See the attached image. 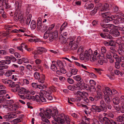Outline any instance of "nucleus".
Listing matches in <instances>:
<instances>
[{
	"instance_id": "nucleus-1",
	"label": "nucleus",
	"mask_w": 124,
	"mask_h": 124,
	"mask_svg": "<svg viewBox=\"0 0 124 124\" xmlns=\"http://www.w3.org/2000/svg\"><path fill=\"white\" fill-rule=\"evenodd\" d=\"M54 113L53 114L51 109L49 108L47 109L44 114L47 118H50L51 117L56 121L59 124H63L65 121L68 124H70L71 120L68 115H65L63 114H61L59 115L58 112L56 110L54 111Z\"/></svg>"
},
{
	"instance_id": "nucleus-2",
	"label": "nucleus",
	"mask_w": 124,
	"mask_h": 124,
	"mask_svg": "<svg viewBox=\"0 0 124 124\" xmlns=\"http://www.w3.org/2000/svg\"><path fill=\"white\" fill-rule=\"evenodd\" d=\"M103 31L109 33L114 37H118L120 35L119 32L118 30H115V26L113 24H101Z\"/></svg>"
},
{
	"instance_id": "nucleus-3",
	"label": "nucleus",
	"mask_w": 124,
	"mask_h": 124,
	"mask_svg": "<svg viewBox=\"0 0 124 124\" xmlns=\"http://www.w3.org/2000/svg\"><path fill=\"white\" fill-rule=\"evenodd\" d=\"M15 5L16 10L14 14V19L16 21H19L21 23H23L25 20V19L23 18L22 15L20 13V7L19 6L18 2H16Z\"/></svg>"
},
{
	"instance_id": "nucleus-4",
	"label": "nucleus",
	"mask_w": 124,
	"mask_h": 124,
	"mask_svg": "<svg viewBox=\"0 0 124 124\" xmlns=\"http://www.w3.org/2000/svg\"><path fill=\"white\" fill-rule=\"evenodd\" d=\"M100 104L99 106L94 105L92 106L91 110L94 112V114H95L96 112H99L101 111L106 112L107 111V109L105 107V103L103 101L101 100L100 102Z\"/></svg>"
},
{
	"instance_id": "nucleus-5",
	"label": "nucleus",
	"mask_w": 124,
	"mask_h": 124,
	"mask_svg": "<svg viewBox=\"0 0 124 124\" xmlns=\"http://www.w3.org/2000/svg\"><path fill=\"white\" fill-rule=\"evenodd\" d=\"M58 34V31H57L50 32V30H47L44 34L43 37L44 39H46L49 37V41L52 42L54 40V39L57 38Z\"/></svg>"
},
{
	"instance_id": "nucleus-6",
	"label": "nucleus",
	"mask_w": 124,
	"mask_h": 124,
	"mask_svg": "<svg viewBox=\"0 0 124 124\" xmlns=\"http://www.w3.org/2000/svg\"><path fill=\"white\" fill-rule=\"evenodd\" d=\"M46 91L44 90H41L39 93V95H36L35 96V99L38 102L40 101L43 102H45L46 101V100L44 97L46 96Z\"/></svg>"
},
{
	"instance_id": "nucleus-7",
	"label": "nucleus",
	"mask_w": 124,
	"mask_h": 124,
	"mask_svg": "<svg viewBox=\"0 0 124 124\" xmlns=\"http://www.w3.org/2000/svg\"><path fill=\"white\" fill-rule=\"evenodd\" d=\"M99 52V50H96L94 51V54L95 55H97L98 57L99 56V59L98 60V62L100 65H102L104 62L107 63V60L106 59L104 58V57L100 56Z\"/></svg>"
},
{
	"instance_id": "nucleus-8",
	"label": "nucleus",
	"mask_w": 124,
	"mask_h": 124,
	"mask_svg": "<svg viewBox=\"0 0 124 124\" xmlns=\"http://www.w3.org/2000/svg\"><path fill=\"white\" fill-rule=\"evenodd\" d=\"M37 28L39 30H40L42 31H44L47 29V27L46 26H44L42 25V19L41 18H39L37 21Z\"/></svg>"
},
{
	"instance_id": "nucleus-9",
	"label": "nucleus",
	"mask_w": 124,
	"mask_h": 124,
	"mask_svg": "<svg viewBox=\"0 0 124 124\" xmlns=\"http://www.w3.org/2000/svg\"><path fill=\"white\" fill-rule=\"evenodd\" d=\"M101 87L99 85H97L96 87L97 95L95 96L94 98L96 101L98 100L102 97V93L101 91Z\"/></svg>"
},
{
	"instance_id": "nucleus-10",
	"label": "nucleus",
	"mask_w": 124,
	"mask_h": 124,
	"mask_svg": "<svg viewBox=\"0 0 124 124\" xmlns=\"http://www.w3.org/2000/svg\"><path fill=\"white\" fill-rule=\"evenodd\" d=\"M99 120L102 124L104 123V124H118L113 120H109L106 117L103 118L101 121Z\"/></svg>"
},
{
	"instance_id": "nucleus-11",
	"label": "nucleus",
	"mask_w": 124,
	"mask_h": 124,
	"mask_svg": "<svg viewBox=\"0 0 124 124\" xmlns=\"http://www.w3.org/2000/svg\"><path fill=\"white\" fill-rule=\"evenodd\" d=\"M78 45V44L75 42L74 40L72 39L70 42L68 48H70L71 50H74L77 48Z\"/></svg>"
},
{
	"instance_id": "nucleus-12",
	"label": "nucleus",
	"mask_w": 124,
	"mask_h": 124,
	"mask_svg": "<svg viewBox=\"0 0 124 124\" xmlns=\"http://www.w3.org/2000/svg\"><path fill=\"white\" fill-rule=\"evenodd\" d=\"M2 82L6 85H8L10 87L13 86L14 83L11 80H8L7 79H2Z\"/></svg>"
},
{
	"instance_id": "nucleus-13",
	"label": "nucleus",
	"mask_w": 124,
	"mask_h": 124,
	"mask_svg": "<svg viewBox=\"0 0 124 124\" xmlns=\"http://www.w3.org/2000/svg\"><path fill=\"white\" fill-rule=\"evenodd\" d=\"M102 91L104 94V99L106 102L109 103L111 100V99L109 97V95L108 93L105 90V89H103Z\"/></svg>"
},
{
	"instance_id": "nucleus-14",
	"label": "nucleus",
	"mask_w": 124,
	"mask_h": 124,
	"mask_svg": "<svg viewBox=\"0 0 124 124\" xmlns=\"http://www.w3.org/2000/svg\"><path fill=\"white\" fill-rule=\"evenodd\" d=\"M74 94L77 96L82 97L83 96H86L88 95L87 93L84 92H81L78 91L74 92Z\"/></svg>"
},
{
	"instance_id": "nucleus-15",
	"label": "nucleus",
	"mask_w": 124,
	"mask_h": 124,
	"mask_svg": "<svg viewBox=\"0 0 124 124\" xmlns=\"http://www.w3.org/2000/svg\"><path fill=\"white\" fill-rule=\"evenodd\" d=\"M105 90L108 93V95H110V96L112 95H114L117 93V91L115 90H111L110 88L108 87H106L105 89Z\"/></svg>"
},
{
	"instance_id": "nucleus-16",
	"label": "nucleus",
	"mask_w": 124,
	"mask_h": 124,
	"mask_svg": "<svg viewBox=\"0 0 124 124\" xmlns=\"http://www.w3.org/2000/svg\"><path fill=\"white\" fill-rule=\"evenodd\" d=\"M123 15V14L121 12L117 13L115 15H113L111 16L110 17V19L111 20H114L117 18L121 17Z\"/></svg>"
},
{
	"instance_id": "nucleus-17",
	"label": "nucleus",
	"mask_w": 124,
	"mask_h": 124,
	"mask_svg": "<svg viewBox=\"0 0 124 124\" xmlns=\"http://www.w3.org/2000/svg\"><path fill=\"white\" fill-rule=\"evenodd\" d=\"M22 93H29L32 95H34L35 93V91L33 90H29L25 88H23L22 89Z\"/></svg>"
},
{
	"instance_id": "nucleus-18",
	"label": "nucleus",
	"mask_w": 124,
	"mask_h": 124,
	"mask_svg": "<svg viewBox=\"0 0 124 124\" xmlns=\"http://www.w3.org/2000/svg\"><path fill=\"white\" fill-rule=\"evenodd\" d=\"M85 59L87 60H89V57L93 54L92 51L91 49H90L88 50H86L85 52Z\"/></svg>"
},
{
	"instance_id": "nucleus-19",
	"label": "nucleus",
	"mask_w": 124,
	"mask_h": 124,
	"mask_svg": "<svg viewBox=\"0 0 124 124\" xmlns=\"http://www.w3.org/2000/svg\"><path fill=\"white\" fill-rule=\"evenodd\" d=\"M90 119L86 117V116L82 117V121L81 124H88L89 123Z\"/></svg>"
},
{
	"instance_id": "nucleus-20",
	"label": "nucleus",
	"mask_w": 124,
	"mask_h": 124,
	"mask_svg": "<svg viewBox=\"0 0 124 124\" xmlns=\"http://www.w3.org/2000/svg\"><path fill=\"white\" fill-rule=\"evenodd\" d=\"M51 92L49 90H47L46 91V97L47 99L49 100H53V98L51 95Z\"/></svg>"
},
{
	"instance_id": "nucleus-21",
	"label": "nucleus",
	"mask_w": 124,
	"mask_h": 124,
	"mask_svg": "<svg viewBox=\"0 0 124 124\" xmlns=\"http://www.w3.org/2000/svg\"><path fill=\"white\" fill-rule=\"evenodd\" d=\"M5 62L4 60H2L0 61V68L2 69H8V66L5 65Z\"/></svg>"
},
{
	"instance_id": "nucleus-22",
	"label": "nucleus",
	"mask_w": 124,
	"mask_h": 124,
	"mask_svg": "<svg viewBox=\"0 0 124 124\" xmlns=\"http://www.w3.org/2000/svg\"><path fill=\"white\" fill-rule=\"evenodd\" d=\"M56 63L55 62V61L52 62V64L51 65V68L53 71H56L58 69L57 65L55 64Z\"/></svg>"
},
{
	"instance_id": "nucleus-23",
	"label": "nucleus",
	"mask_w": 124,
	"mask_h": 124,
	"mask_svg": "<svg viewBox=\"0 0 124 124\" xmlns=\"http://www.w3.org/2000/svg\"><path fill=\"white\" fill-rule=\"evenodd\" d=\"M8 0H0V4L1 6H2L5 3L6 5V8H8L11 7V6L8 3H7Z\"/></svg>"
},
{
	"instance_id": "nucleus-24",
	"label": "nucleus",
	"mask_w": 124,
	"mask_h": 124,
	"mask_svg": "<svg viewBox=\"0 0 124 124\" xmlns=\"http://www.w3.org/2000/svg\"><path fill=\"white\" fill-rule=\"evenodd\" d=\"M94 7V4L91 3H86L85 6V9L90 10L92 9Z\"/></svg>"
},
{
	"instance_id": "nucleus-25",
	"label": "nucleus",
	"mask_w": 124,
	"mask_h": 124,
	"mask_svg": "<svg viewBox=\"0 0 124 124\" xmlns=\"http://www.w3.org/2000/svg\"><path fill=\"white\" fill-rule=\"evenodd\" d=\"M16 90H17V92H18V95H20V94H24V93H22V89L23 88H24L22 87L20 88L19 85H16L15 87Z\"/></svg>"
},
{
	"instance_id": "nucleus-26",
	"label": "nucleus",
	"mask_w": 124,
	"mask_h": 124,
	"mask_svg": "<svg viewBox=\"0 0 124 124\" xmlns=\"http://www.w3.org/2000/svg\"><path fill=\"white\" fill-rule=\"evenodd\" d=\"M37 52L38 54H41L42 52H45L46 50L44 48L39 47L37 48Z\"/></svg>"
},
{
	"instance_id": "nucleus-27",
	"label": "nucleus",
	"mask_w": 124,
	"mask_h": 124,
	"mask_svg": "<svg viewBox=\"0 0 124 124\" xmlns=\"http://www.w3.org/2000/svg\"><path fill=\"white\" fill-rule=\"evenodd\" d=\"M60 70H58L56 71V73L57 74L61 75L62 74H65L66 73V71L64 69L61 67L60 68Z\"/></svg>"
},
{
	"instance_id": "nucleus-28",
	"label": "nucleus",
	"mask_w": 124,
	"mask_h": 124,
	"mask_svg": "<svg viewBox=\"0 0 124 124\" xmlns=\"http://www.w3.org/2000/svg\"><path fill=\"white\" fill-rule=\"evenodd\" d=\"M101 36L103 38L105 39H112V37L109 34L106 33L105 34H103L101 33L100 34Z\"/></svg>"
},
{
	"instance_id": "nucleus-29",
	"label": "nucleus",
	"mask_w": 124,
	"mask_h": 124,
	"mask_svg": "<svg viewBox=\"0 0 124 124\" xmlns=\"http://www.w3.org/2000/svg\"><path fill=\"white\" fill-rule=\"evenodd\" d=\"M12 73V74H17L18 75H20L21 76L23 75L24 74L23 72L22 71H19L17 70H10Z\"/></svg>"
},
{
	"instance_id": "nucleus-30",
	"label": "nucleus",
	"mask_w": 124,
	"mask_h": 124,
	"mask_svg": "<svg viewBox=\"0 0 124 124\" xmlns=\"http://www.w3.org/2000/svg\"><path fill=\"white\" fill-rule=\"evenodd\" d=\"M26 99L28 100H31L34 101L35 100V98L34 96H31L29 93H25Z\"/></svg>"
},
{
	"instance_id": "nucleus-31",
	"label": "nucleus",
	"mask_w": 124,
	"mask_h": 124,
	"mask_svg": "<svg viewBox=\"0 0 124 124\" xmlns=\"http://www.w3.org/2000/svg\"><path fill=\"white\" fill-rule=\"evenodd\" d=\"M106 49L105 47H101V55L100 56L104 57L105 54L106 55Z\"/></svg>"
},
{
	"instance_id": "nucleus-32",
	"label": "nucleus",
	"mask_w": 124,
	"mask_h": 124,
	"mask_svg": "<svg viewBox=\"0 0 124 124\" xmlns=\"http://www.w3.org/2000/svg\"><path fill=\"white\" fill-rule=\"evenodd\" d=\"M117 120L118 122H121V124H124V114L122 116H119Z\"/></svg>"
},
{
	"instance_id": "nucleus-33",
	"label": "nucleus",
	"mask_w": 124,
	"mask_h": 124,
	"mask_svg": "<svg viewBox=\"0 0 124 124\" xmlns=\"http://www.w3.org/2000/svg\"><path fill=\"white\" fill-rule=\"evenodd\" d=\"M73 78L77 81H80V82L82 84L83 82L81 80V77L79 75H77L74 76Z\"/></svg>"
},
{
	"instance_id": "nucleus-34",
	"label": "nucleus",
	"mask_w": 124,
	"mask_h": 124,
	"mask_svg": "<svg viewBox=\"0 0 124 124\" xmlns=\"http://www.w3.org/2000/svg\"><path fill=\"white\" fill-rule=\"evenodd\" d=\"M18 107V106L14 104L11 105L9 109L11 111H14L16 110Z\"/></svg>"
},
{
	"instance_id": "nucleus-35",
	"label": "nucleus",
	"mask_w": 124,
	"mask_h": 124,
	"mask_svg": "<svg viewBox=\"0 0 124 124\" xmlns=\"http://www.w3.org/2000/svg\"><path fill=\"white\" fill-rule=\"evenodd\" d=\"M45 79V77L44 75H42L40 78L38 80V81L39 83H43L44 82Z\"/></svg>"
},
{
	"instance_id": "nucleus-36",
	"label": "nucleus",
	"mask_w": 124,
	"mask_h": 124,
	"mask_svg": "<svg viewBox=\"0 0 124 124\" xmlns=\"http://www.w3.org/2000/svg\"><path fill=\"white\" fill-rule=\"evenodd\" d=\"M26 30L25 28H23L18 30H15L13 31V32L15 33H18L20 32H26Z\"/></svg>"
},
{
	"instance_id": "nucleus-37",
	"label": "nucleus",
	"mask_w": 124,
	"mask_h": 124,
	"mask_svg": "<svg viewBox=\"0 0 124 124\" xmlns=\"http://www.w3.org/2000/svg\"><path fill=\"white\" fill-rule=\"evenodd\" d=\"M109 7V5L107 3H105L102 7L101 9H100V11H103L106 10Z\"/></svg>"
},
{
	"instance_id": "nucleus-38",
	"label": "nucleus",
	"mask_w": 124,
	"mask_h": 124,
	"mask_svg": "<svg viewBox=\"0 0 124 124\" xmlns=\"http://www.w3.org/2000/svg\"><path fill=\"white\" fill-rule=\"evenodd\" d=\"M121 17H119L114 20L113 23L116 25H118L121 23L122 22H121Z\"/></svg>"
},
{
	"instance_id": "nucleus-39",
	"label": "nucleus",
	"mask_w": 124,
	"mask_h": 124,
	"mask_svg": "<svg viewBox=\"0 0 124 124\" xmlns=\"http://www.w3.org/2000/svg\"><path fill=\"white\" fill-rule=\"evenodd\" d=\"M113 101L114 104H118L120 102L119 99L118 97L114 98L113 99Z\"/></svg>"
},
{
	"instance_id": "nucleus-40",
	"label": "nucleus",
	"mask_w": 124,
	"mask_h": 124,
	"mask_svg": "<svg viewBox=\"0 0 124 124\" xmlns=\"http://www.w3.org/2000/svg\"><path fill=\"white\" fill-rule=\"evenodd\" d=\"M31 28L33 29H35L36 27V22L33 20H32L30 24Z\"/></svg>"
},
{
	"instance_id": "nucleus-41",
	"label": "nucleus",
	"mask_w": 124,
	"mask_h": 124,
	"mask_svg": "<svg viewBox=\"0 0 124 124\" xmlns=\"http://www.w3.org/2000/svg\"><path fill=\"white\" fill-rule=\"evenodd\" d=\"M111 15L110 12H106L103 13L102 14V16L104 18L107 17Z\"/></svg>"
},
{
	"instance_id": "nucleus-42",
	"label": "nucleus",
	"mask_w": 124,
	"mask_h": 124,
	"mask_svg": "<svg viewBox=\"0 0 124 124\" xmlns=\"http://www.w3.org/2000/svg\"><path fill=\"white\" fill-rule=\"evenodd\" d=\"M89 57V60H90L92 62L95 61L97 59L96 56H95L93 54L92 55Z\"/></svg>"
},
{
	"instance_id": "nucleus-43",
	"label": "nucleus",
	"mask_w": 124,
	"mask_h": 124,
	"mask_svg": "<svg viewBox=\"0 0 124 124\" xmlns=\"http://www.w3.org/2000/svg\"><path fill=\"white\" fill-rule=\"evenodd\" d=\"M32 16L30 14L29 15L26 20V23L27 25H29L31 22V17Z\"/></svg>"
},
{
	"instance_id": "nucleus-44",
	"label": "nucleus",
	"mask_w": 124,
	"mask_h": 124,
	"mask_svg": "<svg viewBox=\"0 0 124 124\" xmlns=\"http://www.w3.org/2000/svg\"><path fill=\"white\" fill-rule=\"evenodd\" d=\"M55 62L56 63H55L60 68L62 67V63L60 60H57L56 61H55Z\"/></svg>"
},
{
	"instance_id": "nucleus-45",
	"label": "nucleus",
	"mask_w": 124,
	"mask_h": 124,
	"mask_svg": "<svg viewBox=\"0 0 124 124\" xmlns=\"http://www.w3.org/2000/svg\"><path fill=\"white\" fill-rule=\"evenodd\" d=\"M115 48V46H111L110 48V52L113 54L116 53V50Z\"/></svg>"
},
{
	"instance_id": "nucleus-46",
	"label": "nucleus",
	"mask_w": 124,
	"mask_h": 124,
	"mask_svg": "<svg viewBox=\"0 0 124 124\" xmlns=\"http://www.w3.org/2000/svg\"><path fill=\"white\" fill-rule=\"evenodd\" d=\"M8 114L9 119L14 118L16 117V115L15 113H11Z\"/></svg>"
},
{
	"instance_id": "nucleus-47",
	"label": "nucleus",
	"mask_w": 124,
	"mask_h": 124,
	"mask_svg": "<svg viewBox=\"0 0 124 124\" xmlns=\"http://www.w3.org/2000/svg\"><path fill=\"white\" fill-rule=\"evenodd\" d=\"M118 52L120 55H122L124 54V51L122 49L118 48L117 50Z\"/></svg>"
},
{
	"instance_id": "nucleus-48",
	"label": "nucleus",
	"mask_w": 124,
	"mask_h": 124,
	"mask_svg": "<svg viewBox=\"0 0 124 124\" xmlns=\"http://www.w3.org/2000/svg\"><path fill=\"white\" fill-rule=\"evenodd\" d=\"M12 75V73L10 70H8L6 71L5 74V75L7 77H9L10 76Z\"/></svg>"
},
{
	"instance_id": "nucleus-49",
	"label": "nucleus",
	"mask_w": 124,
	"mask_h": 124,
	"mask_svg": "<svg viewBox=\"0 0 124 124\" xmlns=\"http://www.w3.org/2000/svg\"><path fill=\"white\" fill-rule=\"evenodd\" d=\"M34 76L35 79L38 80L39 79L40 77L39 73L37 72H36L34 73Z\"/></svg>"
},
{
	"instance_id": "nucleus-50",
	"label": "nucleus",
	"mask_w": 124,
	"mask_h": 124,
	"mask_svg": "<svg viewBox=\"0 0 124 124\" xmlns=\"http://www.w3.org/2000/svg\"><path fill=\"white\" fill-rule=\"evenodd\" d=\"M67 24V23L66 22H64V23L61 26V27L60 29V32H62V30L64 29L65 28L67 27L66 24Z\"/></svg>"
},
{
	"instance_id": "nucleus-51",
	"label": "nucleus",
	"mask_w": 124,
	"mask_h": 124,
	"mask_svg": "<svg viewBox=\"0 0 124 124\" xmlns=\"http://www.w3.org/2000/svg\"><path fill=\"white\" fill-rule=\"evenodd\" d=\"M113 56L114 58L116 59V61H119L120 59L117 54L115 53L113 54Z\"/></svg>"
},
{
	"instance_id": "nucleus-52",
	"label": "nucleus",
	"mask_w": 124,
	"mask_h": 124,
	"mask_svg": "<svg viewBox=\"0 0 124 124\" xmlns=\"http://www.w3.org/2000/svg\"><path fill=\"white\" fill-rule=\"evenodd\" d=\"M91 87H90L89 89V90L91 92L93 93L95 92L96 91V89L94 87V86H90Z\"/></svg>"
},
{
	"instance_id": "nucleus-53",
	"label": "nucleus",
	"mask_w": 124,
	"mask_h": 124,
	"mask_svg": "<svg viewBox=\"0 0 124 124\" xmlns=\"http://www.w3.org/2000/svg\"><path fill=\"white\" fill-rule=\"evenodd\" d=\"M7 59H9L11 61L14 62L16 61V59L14 56H11L10 57L8 56Z\"/></svg>"
},
{
	"instance_id": "nucleus-54",
	"label": "nucleus",
	"mask_w": 124,
	"mask_h": 124,
	"mask_svg": "<svg viewBox=\"0 0 124 124\" xmlns=\"http://www.w3.org/2000/svg\"><path fill=\"white\" fill-rule=\"evenodd\" d=\"M20 119L19 118H17L11 121L12 123L14 124H17V123L21 122Z\"/></svg>"
},
{
	"instance_id": "nucleus-55",
	"label": "nucleus",
	"mask_w": 124,
	"mask_h": 124,
	"mask_svg": "<svg viewBox=\"0 0 124 124\" xmlns=\"http://www.w3.org/2000/svg\"><path fill=\"white\" fill-rule=\"evenodd\" d=\"M114 72L115 73L116 75H118L120 74V75L122 76L123 74V72H121L118 70H115Z\"/></svg>"
},
{
	"instance_id": "nucleus-56",
	"label": "nucleus",
	"mask_w": 124,
	"mask_h": 124,
	"mask_svg": "<svg viewBox=\"0 0 124 124\" xmlns=\"http://www.w3.org/2000/svg\"><path fill=\"white\" fill-rule=\"evenodd\" d=\"M99 9V8H98L97 7H95L93 10L91 12V13L92 14V15L95 14L97 12L98 10H100Z\"/></svg>"
},
{
	"instance_id": "nucleus-57",
	"label": "nucleus",
	"mask_w": 124,
	"mask_h": 124,
	"mask_svg": "<svg viewBox=\"0 0 124 124\" xmlns=\"http://www.w3.org/2000/svg\"><path fill=\"white\" fill-rule=\"evenodd\" d=\"M78 70L77 69H73L71 70V73H72V75H75L77 74Z\"/></svg>"
},
{
	"instance_id": "nucleus-58",
	"label": "nucleus",
	"mask_w": 124,
	"mask_h": 124,
	"mask_svg": "<svg viewBox=\"0 0 124 124\" xmlns=\"http://www.w3.org/2000/svg\"><path fill=\"white\" fill-rule=\"evenodd\" d=\"M67 81L68 83L70 84H72L74 82V80L70 78H67Z\"/></svg>"
},
{
	"instance_id": "nucleus-59",
	"label": "nucleus",
	"mask_w": 124,
	"mask_h": 124,
	"mask_svg": "<svg viewBox=\"0 0 124 124\" xmlns=\"http://www.w3.org/2000/svg\"><path fill=\"white\" fill-rule=\"evenodd\" d=\"M22 60L23 62L25 63H29V60L27 58H23Z\"/></svg>"
},
{
	"instance_id": "nucleus-60",
	"label": "nucleus",
	"mask_w": 124,
	"mask_h": 124,
	"mask_svg": "<svg viewBox=\"0 0 124 124\" xmlns=\"http://www.w3.org/2000/svg\"><path fill=\"white\" fill-rule=\"evenodd\" d=\"M104 22L106 23H108L110 21H111L110 19V17L109 16V17L105 18L103 20Z\"/></svg>"
},
{
	"instance_id": "nucleus-61",
	"label": "nucleus",
	"mask_w": 124,
	"mask_h": 124,
	"mask_svg": "<svg viewBox=\"0 0 124 124\" xmlns=\"http://www.w3.org/2000/svg\"><path fill=\"white\" fill-rule=\"evenodd\" d=\"M90 86H95L96 84L95 82L93 80H91L89 81Z\"/></svg>"
},
{
	"instance_id": "nucleus-62",
	"label": "nucleus",
	"mask_w": 124,
	"mask_h": 124,
	"mask_svg": "<svg viewBox=\"0 0 124 124\" xmlns=\"http://www.w3.org/2000/svg\"><path fill=\"white\" fill-rule=\"evenodd\" d=\"M23 82L24 85H27L29 83V82L26 79H23Z\"/></svg>"
},
{
	"instance_id": "nucleus-63",
	"label": "nucleus",
	"mask_w": 124,
	"mask_h": 124,
	"mask_svg": "<svg viewBox=\"0 0 124 124\" xmlns=\"http://www.w3.org/2000/svg\"><path fill=\"white\" fill-rule=\"evenodd\" d=\"M114 107L115 109L117 111H119L120 110V107L118 105V104H115Z\"/></svg>"
},
{
	"instance_id": "nucleus-64",
	"label": "nucleus",
	"mask_w": 124,
	"mask_h": 124,
	"mask_svg": "<svg viewBox=\"0 0 124 124\" xmlns=\"http://www.w3.org/2000/svg\"><path fill=\"white\" fill-rule=\"evenodd\" d=\"M83 49L82 48V47H80L78 50L77 52L78 54H82V53L83 52Z\"/></svg>"
}]
</instances>
